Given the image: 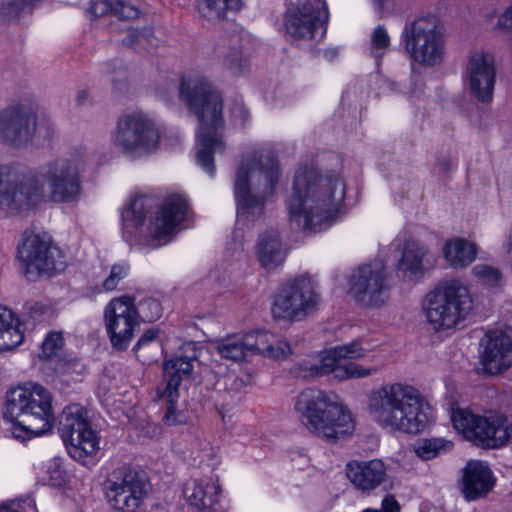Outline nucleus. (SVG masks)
Segmentation results:
<instances>
[{
	"label": "nucleus",
	"instance_id": "1",
	"mask_svg": "<svg viewBox=\"0 0 512 512\" xmlns=\"http://www.w3.org/2000/svg\"><path fill=\"white\" fill-rule=\"evenodd\" d=\"M80 167L78 158L60 157L24 178L23 165L0 164V209L10 216L24 217L47 202L76 200L81 193Z\"/></svg>",
	"mask_w": 512,
	"mask_h": 512
},
{
	"label": "nucleus",
	"instance_id": "2",
	"mask_svg": "<svg viewBox=\"0 0 512 512\" xmlns=\"http://www.w3.org/2000/svg\"><path fill=\"white\" fill-rule=\"evenodd\" d=\"M292 188L287 207L294 222L329 224L343 221L348 213L346 183L339 174L318 176L313 168L300 166Z\"/></svg>",
	"mask_w": 512,
	"mask_h": 512
},
{
	"label": "nucleus",
	"instance_id": "3",
	"mask_svg": "<svg viewBox=\"0 0 512 512\" xmlns=\"http://www.w3.org/2000/svg\"><path fill=\"white\" fill-rule=\"evenodd\" d=\"M179 96L200 123L196 143L197 165L213 177L216 171L213 155L225 149L221 136L224 127L221 95L206 78L195 75L182 79Z\"/></svg>",
	"mask_w": 512,
	"mask_h": 512
},
{
	"label": "nucleus",
	"instance_id": "4",
	"mask_svg": "<svg viewBox=\"0 0 512 512\" xmlns=\"http://www.w3.org/2000/svg\"><path fill=\"white\" fill-rule=\"evenodd\" d=\"M281 175L279 160L272 151L261 149L242 156L234 182L238 221L259 220L266 201L276 193Z\"/></svg>",
	"mask_w": 512,
	"mask_h": 512
},
{
	"label": "nucleus",
	"instance_id": "5",
	"mask_svg": "<svg viewBox=\"0 0 512 512\" xmlns=\"http://www.w3.org/2000/svg\"><path fill=\"white\" fill-rule=\"evenodd\" d=\"M367 411L381 428L393 432L417 434L429 421L419 390L401 382L385 384L372 391Z\"/></svg>",
	"mask_w": 512,
	"mask_h": 512
},
{
	"label": "nucleus",
	"instance_id": "6",
	"mask_svg": "<svg viewBox=\"0 0 512 512\" xmlns=\"http://www.w3.org/2000/svg\"><path fill=\"white\" fill-rule=\"evenodd\" d=\"M295 411L311 433L330 442H336L355 430L351 412L334 393L305 389L297 396Z\"/></svg>",
	"mask_w": 512,
	"mask_h": 512
},
{
	"label": "nucleus",
	"instance_id": "7",
	"mask_svg": "<svg viewBox=\"0 0 512 512\" xmlns=\"http://www.w3.org/2000/svg\"><path fill=\"white\" fill-rule=\"evenodd\" d=\"M4 418L26 432L42 435L55 421L52 394L34 382L19 385L7 393Z\"/></svg>",
	"mask_w": 512,
	"mask_h": 512
},
{
	"label": "nucleus",
	"instance_id": "8",
	"mask_svg": "<svg viewBox=\"0 0 512 512\" xmlns=\"http://www.w3.org/2000/svg\"><path fill=\"white\" fill-rule=\"evenodd\" d=\"M320 286L309 273L286 279L274 295L271 315L276 321L303 322L315 315L321 306Z\"/></svg>",
	"mask_w": 512,
	"mask_h": 512
},
{
	"label": "nucleus",
	"instance_id": "9",
	"mask_svg": "<svg viewBox=\"0 0 512 512\" xmlns=\"http://www.w3.org/2000/svg\"><path fill=\"white\" fill-rule=\"evenodd\" d=\"M124 224H181L193 222L195 217L187 202L179 196L161 201L157 195L133 193L120 209Z\"/></svg>",
	"mask_w": 512,
	"mask_h": 512
},
{
	"label": "nucleus",
	"instance_id": "10",
	"mask_svg": "<svg viewBox=\"0 0 512 512\" xmlns=\"http://www.w3.org/2000/svg\"><path fill=\"white\" fill-rule=\"evenodd\" d=\"M55 134V125L23 104H12L0 110V143L14 147L42 145Z\"/></svg>",
	"mask_w": 512,
	"mask_h": 512
},
{
	"label": "nucleus",
	"instance_id": "11",
	"mask_svg": "<svg viewBox=\"0 0 512 512\" xmlns=\"http://www.w3.org/2000/svg\"><path fill=\"white\" fill-rule=\"evenodd\" d=\"M451 420L465 439L481 448L499 449L512 439V422L497 411L479 415L466 409H457L453 411Z\"/></svg>",
	"mask_w": 512,
	"mask_h": 512
},
{
	"label": "nucleus",
	"instance_id": "12",
	"mask_svg": "<svg viewBox=\"0 0 512 512\" xmlns=\"http://www.w3.org/2000/svg\"><path fill=\"white\" fill-rule=\"evenodd\" d=\"M160 128L148 114L136 111L120 117L111 134V143L123 154L140 158L157 151Z\"/></svg>",
	"mask_w": 512,
	"mask_h": 512
},
{
	"label": "nucleus",
	"instance_id": "13",
	"mask_svg": "<svg viewBox=\"0 0 512 512\" xmlns=\"http://www.w3.org/2000/svg\"><path fill=\"white\" fill-rule=\"evenodd\" d=\"M472 309L468 288L459 281L439 285L426 297L425 314L436 331L454 328Z\"/></svg>",
	"mask_w": 512,
	"mask_h": 512
},
{
	"label": "nucleus",
	"instance_id": "14",
	"mask_svg": "<svg viewBox=\"0 0 512 512\" xmlns=\"http://www.w3.org/2000/svg\"><path fill=\"white\" fill-rule=\"evenodd\" d=\"M348 293L364 307L380 308L389 299L391 273L382 260H374L354 268L348 276Z\"/></svg>",
	"mask_w": 512,
	"mask_h": 512
},
{
	"label": "nucleus",
	"instance_id": "15",
	"mask_svg": "<svg viewBox=\"0 0 512 512\" xmlns=\"http://www.w3.org/2000/svg\"><path fill=\"white\" fill-rule=\"evenodd\" d=\"M402 38L405 52L412 62L435 66L443 61L445 40L436 18L414 20L405 26Z\"/></svg>",
	"mask_w": 512,
	"mask_h": 512
},
{
	"label": "nucleus",
	"instance_id": "16",
	"mask_svg": "<svg viewBox=\"0 0 512 512\" xmlns=\"http://www.w3.org/2000/svg\"><path fill=\"white\" fill-rule=\"evenodd\" d=\"M329 20L325 0H298L291 3L284 15L285 33L297 46L309 44Z\"/></svg>",
	"mask_w": 512,
	"mask_h": 512
},
{
	"label": "nucleus",
	"instance_id": "17",
	"mask_svg": "<svg viewBox=\"0 0 512 512\" xmlns=\"http://www.w3.org/2000/svg\"><path fill=\"white\" fill-rule=\"evenodd\" d=\"M18 257L27 272L52 274L65 268L61 249L47 232L27 230L23 234L22 244L18 247Z\"/></svg>",
	"mask_w": 512,
	"mask_h": 512
},
{
	"label": "nucleus",
	"instance_id": "18",
	"mask_svg": "<svg viewBox=\"0 0 512 512\" xmlns=\"http://www.w3.org/2000/svg\"><path fill=\"white\" fill-rule=\"evenodd\" d=\"M59 431L69 455L79 462L99 449V441L91 428L86 412L79 405H70L62 411Z\"/></svg>",
	"mask_w": 512,
	"mask_h": 512
},
{
	"label": "nucleus",
	"instance_id": "19",
	"mask_svg": "<svg viewBox=\"0 0 512 512\" xmlns=\"http://www.w3.org/2000/svg\"><path fill=\"white\" fill-rule=\"evenodd\" d=\"M366 352L359 342L333 347L321 355L319 364L311 366L310 375L322 376L331 373L340 381L369 377L376 374L378 369L365 368L351 361L363 358Z\"/></svg>",
	"mask_w": 512,
	"mask_h": 512
},
{
	"label": "nucleus",
	"instance_id": "20",
	"mask_svg": "<svg viewBox=\"0 0 512 512\" xmlns=\"http://www.w3.org/2000/svg\"><path fill=\"white\" fill-rule=\"evenodd\" d=\"M104 322L112 347L125 351L139 327L134 298L122 296L111 300L104 310Z\"/></svg>",
	"mask_w": 512,
	"mask_h": 512
},
{
	"label": "nucleus",
	"instance_id": "21",
	"mask_svg": "<svg viewBox=\"0 0 512 512\" xmlns=\"http://www.w3.org/2000/svg\"><path fill=\"white\" fill-rule=\"evenodd\" d=\"M146 485L138 472L121 466L111 472L106 481V496L116 510L132 512L141 504Z\"/></svg>",
	"mask_w": 512,
	"mask_h": 512
},
{
	"label": "nucleus",
	"instance_id": "22",
	"mask_svg": "<svg viewBox=\"0 0 512 512\" xmlns=\"http://www.w3.org/2000/svg\"><path fill=\"white\" fill-rule=\"evenodd\" d=\"M195 360L194 356L176 355L164 361L163 370L167 383L159 397L166 402V411L163 416L166 425L173 426L186 421L185 415L177 411L179 386L184 378L191 376Z\"/></svg>",
	"mask_w": 512,
	"mask_h": 512
},
{
	"label": "nucleus",
	"instance_id": "23",
	"mask_svg": "<svg viewBox=\"0 0 512 512\" xmlns=\"http://www.w3.org/2000/svg\"><path fill=\"white\" fill-rule=\"evenodd\" d=\"M466 82L470 94L478 101L488 103L492 100L496 68L491 54L484 51L470 54L466 66Z\"/></svg>",
	"mask_w": 512,
	"mask_h": 512
},
{
	"label": "nucleus",
	"instance_id": "24",
	"mask_svg": "<svg viewBox=\"0 0 512 512\" xmlns=\"http://www.w3.org/2000/svg\"><path fill=\"white\" fill-rule=\"evenodd\" d=\"M481 364L490 375H498L512 367V338L504 331L486 332L480 343Z\"/></svg>",
	"mask_w": 512,
	"mask_h": 512
},
{
	"label": "nucleus",
	"instance_id": "25",
	"mask_svg": "<svg viewBox=\"0 0 512 512\" xmlns=\"http://www.w3.org/2000/svg\"><path fill=\"white\" fill-rule=\"evenodd\" d=\"M430 250L421 241L407 239L401 248V257L396 263L397 277L405 282H416L425 273L430 264Z\"/></svg>",
	"mask_w": 512,
	"mask_h": 512
},
{
	"label": "nucleus",
	"instance_id": "26",
	"mask_svg": "<svg viewBox=\"0 0 512 512\" xmlns=\"http://www.w3.org/2000/svg\"><path fill=\"white\" fill-rule=\"evenodd\" d=\"M385 464L379 459L369 461H350L346 465V475L353 486L369 493L379 487L387 476Z\"/></svg>",
	"mask_w": 512,
	"mask_h": 512
},
{
	"label": "nucleus",
	"instance_id": "27",
	"mask_svg": "<svg viewBox=\"0 0 512 512\" xmlns=\"http://www.w3.org/2000/svg\"><path fill=\"white\" fill-rule=\"evenodd\" d=\"M179 226H124L122 235L131 247L158 248L169 243Z\"/></svg>",
	"mask_w": 512,
	"mask_h": 512
},
{
	"label": "nucleus",
	"instance_id": "28",
	"mask_svg": "<svg viewBox=\"0 0 512 512\" xmlns=\"http://www.w3.org/2000/svg\"><path fill=\"white\" fill-rule=\"evenodd\" d=\"M290 249L291 245L284 243L279 232L272 229L259 236L256 255L262 268L274 271L284 264Z\"/></svg>",
	"mask_w": 512,
	"mask_h": 512
},
{
	"label": "nucleus",
	"instance_id": "29",
	"mask_svg": "<svg viewBox=\"0 0 512 512\" xmlns=\"http://www.w3.org/2000/svg\"><path fill=\"white\" fill-rule=\"evenodd\" d=\"M494 485L492 472L481 461H469L464 468L462 492L469 501L484 497Z\"/></svg>",
	"mask_w": 512,
	"mask_h": 512
},
{
	"label": "nucleus",
	"instance_id": "30",
	"mask_svg": "<svg viewBox=\"0 0 512 512\" xmlns=\"http://www.w3.org/2000/svg\"><path fill=\"white\" fill-rule=\"evenodd\" d=\"M221 49L220 62L231 74L240 76L249 71V56L243 51L242 40L239 36L235 35L228 42H224Z\"/></svg>",
	"mask_w": 512,
	"mask_h": 512
},
{
	"label": "nucleus",
	"instance_id": "31",
	"mask_svg": "<svg viewBox=\"0 0 512 512\" xmlns=\"http://www.w3.org/2000/svg\"><path fill=\"white\" fill-rule=\"evenodd\" d=\"M24 340L23 325L9 308L0 306V351L19 346Z\"/></svg>",
	"mask_w": 512,
	"mask_h": 512
},
{
	"label": "nucleus",
	"instance_id": "32",
	"mask_svg": "<svg viewBox=\"0 0 512 512\" xmlns=\"http://www.w3.org/2000/svg\"><path fill=\"white\" fill-rule=\"evenodd\" d=\"M443 253L451 267L464 268L474 261L477 248L474 243L456 237L445 243Z\"/></svg>",
	"mask_w": 512,
	"mask_h": 512
},
{
	"label": "nucleus",
	"instance_id": "33",
	"mask_svg": "<svg viewBox=\"0 0 512 512\" xmlns=\"http://www.w3.org/2000/svg\"><path fill=\"white\" fill-rule=\"evenodd\" d=\"M220 493L221 488L218 479L206 484L195 480L193 481L192 491L188 498L193 506L202 511L217 512L215 506L219 502Z\"/></svg>",
	"mask_w": 512,
	"mask_h": 512
},
{
	"label": "nucleus",
	"instance_id": "34",
	"mask_svg": "<svg viewBox=\"0 0 512 512\" xmlns=\"http://www.w3.org/2000/svg\"><path fill=\"white\" fill-rule=\"evenodd\" d=\"M242 0H201L198 9L202 17L217 21L225 17L227 11L237 10Z\"/></svg>",
	"mask_w": 512,
	"mask_h": 512
},
{
	"label": "nucleus",
	"instance_id": "35",
	"mask_svg": "<svg viewBox=\"0 0 512 512\" xmlns=\"http://www.w3.org/2000/svg\"><path fill=\"white\" fill-rule=\"evenodd\" d=\"M453 448V442L444 438L422 439L414 446L416 455L423 460L433 459Z\"/></svg>",
	"mask_w": 512,
	"mask_h": 512
},
{
	"label": "nucleus",
	"instance_id": "36",
	"mask_svg": "<svg viewBox=\"0 0 512 512\" xmlns=\"http://www.w3.org/2000/svg\"><path fill=\"white\" fill-rule=\"evenodd\" d=\"M219 354L229 360L241 361L243 360L248 349L245 344L244 335H233L223 339L217 346Z\"/></svg>",
	"mask_w": 512,
	"mask_h": 512
},
{
	"label": "nucleus",
	"instance_id": "37",
	"mask_svg": "<svg viewBox=\"0 0 512 512\" xmlns=\"http://www.w3.org/2000/svg\"><path fill=\"white\" fill-rule=\"evenodd\" d=\"M390 45L391 39L387 29L383 25L374 28L369 40L370 55L378 60L390 50Z\"/></svg>",
	"mask_w": 512,
	"mask_h": 512
},
{
	"label": "nucleus",
	"instance_id": "38",
	"mask_svg": "<svg viewBox=\"0 0 512 512\" xmlns=\"http://www.w3.org/2000/svg\"><path fill=\"white\" fill-rule=\"evenodd\" d=\"M39 0H1L0 21L19 16L22 12L31 11Z\"/></svg>",
	"mask_w": 512,
	"mask_h": 512
},
{
	"label": "nucleus",
	"instance_id": "39",
	"mask_svg": "<svg viewBox=\"0 0 512 512\" xmlns=\"http://www.w3.org/2000/svg\"><path fill=\"white\" fill-rule=\"evenodd\" d=\"M272 334L273 332L268 330H254L245 333V344L248 352L263 356L267 344H269V341H273Z\"/></svg>",
	"mask_w": 512,
	"mask_h": 512
},
{
	"label": "nucleus",
	"instance_id": "40",
	"mask_svg": "<svg viewBox=\"0 0 512 512\" xmlns=\"http://www.w3.org/2000/svg\"><path fill=\"white\" fill-rule=\"evenodd\" d=\"M273 341L267 344L263 357L274 360H285L292 354L290 344L280 335L273 333Z\"/></svg>",
	"mask_w": 512,
	"mask_h": 512
},
{
	"label": "nucleus",
	"instance_id": "41",
	"mask_svg": "<svg viewBox=\"0 0 512 512\" xmlns=\"http://www.w3.org/2000/svg\"><path fill=\"white\" fill-rule=\"evenodd\" d=\"M472 272L480 282L487 286H497L502 278V274L497 268L486 264L475 265Z\"/></svg>",
	"mask_w": 512,
	"mask_h": 512
},
{
	"label": "nucleus",
	"instance_id": "42",
	"mask_svg": "<svg viewBox=\"0 0 512 512\" xmlns=\"http://www.w3.org/2000/svg\"><path fill=\"white\" fill-rule=\"evenodd\" d=\"M63 344L64 339L60 332L49 333L43 341L40 357L45 359H53V357H57Z\"/></svg>",
	"mask_w": 512,
	"mask_h": 512
},
{
	"label": "nucleus",
	"instance_id": "43",
	"mask_svg": "<svg viewBox=\"0 0 512 512\" xmlns=\"http://www.w3.org/2000/svg\"><path fill=\"white\" fill-rule=\"evenodd\" d=\"M129 269L130 267L127 262L112 265L109 275L102 283L103 289L105 291H113L116 289L119 282L128 275Z\"/></svg>",
	"mask_w": 512,
	"mask_h": 512
},
{
	"label": "nucleus",
	"instance_id": "44",
	"mask_svg": "<svg viewBox=\"0 0 512 512\" xmlns=\"http://www.w3.org/2000/svg\"><path fill=\"white\" fill-rule=\"evenodd\" d=\"M136 309L138 311V317L140 316L143 320L148 322L159 319L162 314L160 303L152 298L141 301Z\"/></svg>",
	"mask_w": 512,
	"mask_h": 512
},
{
	"label": "nucleus",
	"instance_id": "45",
	"mask_svg": "<svg viewBox=\"0 0 512 512\" xmlns=\"http://www.w3.org/2000/svg\"><path fill=\"white\" fill-rule=\"evenodd\" d=\"M231 122L238 127H244L250 121V112L241 101H234L227 107Z\"/></svg>",
	"mask_w": 512,
	"mask_h": 512
},
{
	"label": "nucleus",
	"instance_id": "46",
	"mask_svg": "<svg viewBox=\"0 0 512 512\" xmlns=\"http://www.w3.org/2000/svg\"><path fill=\"white\" fill-rule=\"evenodd\" d=\"M322 231L321 226H295L291 229L289 237L293 244H299Z\"/></svg>",
	"mask_w": 512,
	"mask_h": 512
},
{
	"label": "nucleus",
	"instance_id": "47",
	"mask_svg": "<svg viewBox=\"0 0 512 512\" xmlns=\"http://www.w3.org/2000/svg\"><path fill=\"white\" fill-rule=\"evenodd\" d=\"M113 15L124 20H132L138 17V9L125 1L115 0Z\"/></svg>",
	"mask_w": 512,
	"mask_h": 512
},
{
	"label": "nucleus",
	"instance_id": "48",
	"mask_svg": "<svg viewBox=\"0 0 512 512\" xmlns=\"http://www.w3.org/2000/svg\"><path fill=\"white\" fill-rule=\"evenodd\" d=\"M115 0H97L87 9L88 15L98 18L104 15H113Z\"/></svg>",
	"mask_w": 512,
	"mask_h": 512
},
{
	"label": "nucleus",
	"instance_id": "49",
	"mask_svg": "<svg viewBox=\"0 0 512 512\" xmlns=\"http://www.w3.org/2000/svg\"><path fill=\"white\" fill-rule=\"evenodd\" d=\"M124 42L128 45H136L152 42V31L150 29L147 30H129L128 35L124 39Z\"/></svg>",
	"mask_w": 512,
	"mask_h": 512
},
{
	"label": "nucleus",
	"instance_id": "50",
	"mask_svg": "<svg viewBox=\"0 0 512 512\" xmlns=\"http://www.w3.org/2000/svg\"><path fill=\"white\" fill-rule=\"evenodd\" d=\"M176 91V83L172 80H165L156 87L157 96L166 103H171Z\"/></svg>",
	"mask_w": 512,
	"mask_h": 512
},
{
	"label": "nucleus",
	"instance_id": "51",
	"mask_svg": "<svg viewBox=\"0 0 512 512\" xmlns=\"http://www.w3.org/2000/svg\"><path fill=\"white\" fill-rule=\"evenodd\" d=\"M158 336L159 329L150 328L146 330L136 342L135 346L133 347V351L137 354L142 348L148 347L154 343L158 339Z\"/></svg>",
	"mask_w": 512,
	"mask_h": 512
},
{
	"label": "nucleus",
	"instance_id": "52",
	"mask_svg": "<svg viewBox=\"0 0 512 512\" xmlns=\"http://www.w3.org/2000/svg\"><path fill=\"white\" fill-rule=\"evenodd\" d=\"M457 167V162L451 157L444 156L436 160L435 169L438 173L447 175L453 172Z\"/></svg>",
	"mask_w": 512,
	"mask_h": 512
},
{
	"label": "nucleus",
	"instance_id": "53",
	"mask_svg": "<svg viewBox=\"0 0 512 512\" xmlns=\"http://www.w3.org/2000/svg\"><path fill=\"white\" fill-rule=\"evenodd\" d=\"M363 512H399V505L392 496H387L382 501V509H366Z\"/></svg>",
	"mask_w": 512,
	"mask_h": 512
},
{
	"label": "nucleus",
	"instance_id": "54",
	"mask_svg": "<svg viewBox=\"0 0 512 512\" xmlns=\"http://www.w3.org/2000/svg\"><path fill=\"white\" fill-rule=\"evenodd\" d=\"M375 81L380 93L396 91V83L384 76L376 75Z\"/></svg>",
	"mask_w": 512,
	"mask_h": 512
},
{
	"label": "nucleus",
	"instance_id": "55",
	"mask_svg": "<svg viewBox=\"0 0 512 512\" xmlns=\"http://www.w3.org/2000/svg\"><path fill=\"white\" fill-rule=\"evenodd\" d=\"M375 11L383 16L393 10L394 0H371Z\"/></svg>",
	"mask_w": 512,
	"mask_h": 512
},
{
	"label": "nucleus",
	"instance_id": "56",
	"mask_svg": "<svg viewBox=\"0 0 512 512\" xmlns=\"http://www.w3.org/2000/svg\"><path fill=\"white\" fill-rule=\"evenodd\" d=\"M48 473L51 474L50 479L54 481V485L60 484L64 480V472L56 460L48 467Z\"/></svg>",
	"mask_w": 512,
	"mask_h": 512
},
{
	"label": "nucleus",
	"instance_id": "57",
	"mask_svg": "<svg viewBox=\"0 0 512 512\" xmlns=\"http://www.w3.org/2000/svg\"><path fill=\"white\" fill-rule=\"evenodd\" d=\"M498 25L512 31V6L509 7L499 18Z\"/></svg>",
	"mask_w": 512,
	"mask_h": 512
},
{
	"label": "nucleus",
	"instance_id": "58",
	"mask_svg": "<svg viewBox=\"0 0 512 512\" xmlns=\"http://www.w3.org/2000/svg\"><path fill=\"white\" fill-rule=\"evenodd\" d=\"M88 99V93L85 90H81L77 93L76 101L79 105H83Z\"/></svg>",
	"mask_w": 512,
	"mask_h": 512
},
{
	"label": "nucleus",
	"instance_id": "59",
	"mask_svg": "<svg viewBox=\"0 0 512 512\" xmlns=\"http://www.w3.org/2000/svg\"><path fill=\"white\" fill-rule=\"evenodd\" d=\"M30 310V313L32 314L34 311L35 312H40V313H43L44 310H46V306L44 304H41V303H35L33 305L30 306L29 308Z\"/></svg>",
	"mask_w": 512,
	"mask_h": 512
},
{
	"label": "nucleus",
	"instance_id": "60",
	"mask_svg": "<svg viewBox=\"0 0 512 512\" xmlns=\"http://www.w3.org/2000/svg\"><path fill=\"white\" fill-rule=\"evenodd\" d=\"M337 55L336 49L326 50L324 51V57L328 60H332Z\"/></svg>",
	"mask_w": 512,
	"mask_h": 512
},
{
	"label": "nucleus",
	"instance_id": "61",
	"mask_svg": "<svg viewBox=\"0 0 512 512\" xmlns=\"http://www.w3.org/2000/svg\"><path fill=\"white\" fill-rule=\"evenodd\" d=\"M0 512H19L14 505H3L0 506Z\"/></svg>",
	"mask_w": 512,
	"mask_h": 512
},
{
	"label": "nucleus",
	"instance_id": "62",
	"mask_svg": "<svg viewBox=\"0 0 512 512\" xmlns=\"http://www.w3.org/2000/svg\"><path fill=\"white\" fill-rule=\"evenodd\" d=\"M507 252L510 259L512 260V237L509 239Z\"/></svg>",
	"mask_w": 512,
	"mask_h": 512
},
{
	"label": "nucleus",
	"instance_id": "63",
	"mask_svg": "<svg viewBox=\"0 0 512 512\" xmlns=\"http://www.w3.org/2000/svg\"><path fill=\"white\" fill-rule=\"evenodd\" d=\"M176 142H180V137L179 136L176 137Z\"/></svg>",
	"mask_w": 512,
	"mask_h": 512
}]
</instances>
